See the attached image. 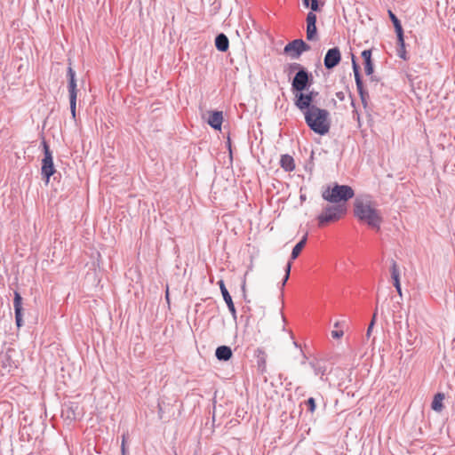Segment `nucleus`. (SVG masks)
<instances>
[{
  "mask_svg": "<svg viewBox=\"0 0 455 455\" xmlns=\"http://www.w3.org/2000/svg\"><path fill=\"white\" fill-rule=\"evenodd\" d=\"M354 214L369 227L379 229L382 217L369 196H357L354 202Z\"/></svg>",
  "mask_w": 455,
  "mask_h": 455,
  "instance_id": "obj_1",
  "label": "nucleus"
},
{
  "mask_svg": "<svg viewBox=\"0 0 455 455\" xmlns=\"http://www.w3.org/2000/svg\"><path fill=\"white\" fill-rule=\"evenodd\" d=\"M302 113L304 114L307 125L315 133L325 135L329 132L331 128V120L328 110L318 107H311V108Z\"/></svg>",
  "mask_w": 455,
  "mask_h": 455,
  "instance_id": "obj_2",
  "label": "nucleus"
},
{
  "mask_svg": "<svg viewBox=\"0 0 455 455\" xmlns=\"http://www.w3.org/2000/svg\"><path fill=\"white\" fill-rule=\"evenodd\" d=\"M355 192L350 186L335 184L332 188H326L322 192V197L334 204H345L353 198Z\"/></svg>",
  "mask_w": 455,
  "mask_h": 455,
  "instance_id": "obj_3",
  "label": "nucleus"
},
{
  "mask_svg": "<svg viewBox=\"0 0 455 455\" xmlns=\"http://www.w3.org/2000/svg\"><path fill=\"white\" fill-rule=\"evenodd\" d=\"M347 212L345 204L326 205L323 208L322 212L317 216L319 227H323L331 222H335L341 219Z\"/></svg>",
  "mask_w": 455,
  "mask_h": 455,
  "instance_id": "obj_4",
  "label": "nucleus"
},
{
  "mask_svg": "<svg viewBox=\"0 0 455 455\" xmlns=\"http://www.w3.org/2000/svg\"><path fill=\"white\" fill-rule=\"evenodd\" d=\"M41 144L44 149V158L42 159L41 174L47 184L49 183L50 178L54 174L56 171L53 164L52 153L49 148L48 143L44 140Z\"/></svg>",
  "mask_w": 455,
  "mask_h": 455,
  "instance_id": "obj_5",
  "label": "nucleus"
},
{
  "mask_svg": "<svg viewBox=\"0 0 455 455\" xmlns=\"http://www.w3.org/2000/svg\"><path fill=\"white\" fill-rule=\"evenodd\" d=\"M313 84V76L306 68L297 71L292 81L291 90L294 93H299L307 90Z\"/></svg>",
  "mask_w": 455,
  "mask_h": 455,
  "instance_id": "obj_6",
  "label": "nucleus"
},
{
  "mask_svg": "<svg viewBox=\"0 0 455 455\" xmlns=\"http://www.w3.org/2000/svg\"><path fill=\"white\" fill-rule=\"evenodd\" d=\"M84 410L77 402L68 401L61 408V417L65 420L74 421L82 419Z\"/></svg>",
  "mask_w": 455,
  "mask_h": 455,
  "instance_id": "obj_7",
  "label": "nucleus"
},
{
  "mask_svg": "<svg viewBox=\"0 0 455 455\" xmlns=\"http://www.w3.org/2000/svg\"><path fill=\"white\" fill-rule=\"evenodd\" d=\"M67 75L68 77V94H69L70 112H71L73 118H76V98H77L76 72L73 70V68L71 67H68Z\"/></svg>",
  "mask_w": 455,
  "mask_h": 455,
  "instance_id": "obj_8",
  "label": "nucleus"
},
{
  "mask_svg": "<svg viewBox=\"0 0 455 455\" xmlns=\"http://www.w3.org/2000/svg\"><path fill=\"white\" fill-rule=\"evenodd\" d=\"M317 95L318 92L315 91H310L307 93H304L303 92L295 93L294 105L301 112L307 111L311 108V107H316L312 103Z\"/></svg>",
  "mask_w": 455,
  "mask_h": 455,
  "instance_id": "obj_9",
  "label": "nucleus"
},
{
  "mask_svg": "<svg viewBox=\"0 0 455 455\" xmlns=\"http://www.w3.org/2000/svg\"><path fill=\"white\" fill-rule=\"evenodd\" d=\"M352 68H353V71H354V75H355L356 89L360 95L362 103L365 106L367 103L366 98L368 97V93L363 88V84L361 74H360V68H359L358 64L356 63L354 56H352Z\"/></svg>",
  "mask_w": 455,
  "mask_h": 455,
  "instance_id": "obj_10",
  "label": "nucleus"
},
{
  "mask_svg": "<svg viewBox=\"0 0 455 455\" xmlns=\"http://www.w3.org/2000/svg\"><path fill=\"white\" fill-rule=\"evenodd\" d=\"M341 60V53L338 47L331 48L327 51L324 59L323 64L327 69H332Z\"/></svg>",
  "mask_w": 455,
  "mask_h": 455,
  "instance_id": "obj_11",
  "label": "nucleus"
},
{
  "mask_svg": "<svg viewBox=\"0 0 455 455\" xmlns=\"http://www.w3.org/2000/svg\"><path fill=\"white\" fill-rule=\"evenodd\" d=\"M316 15L313 12H309L307 15V39L308 41L315 40L317 34L316 29Z\"/></svg>",
  "mask_w": 455,
  "mask_h": 455,
  "instance_id": "obj_12",
  "label": "nucleus"
},
{
  "mask_svg": "<svg viewBox=\"0 0 455 455\" xmlns=\"http://www.w3.org/2000/svg\"><path fill=\"white\" fill-rule=\"evenodd\" d=\"M218 283L220 285V289L223 299L225 300V302L228 307V310L232 315L233 319L235 320L236 319V310H235L234 302L232 300V297L229 294V292H228V289L226 288L225 283L222 280L219 281Z\"/></svg>",
  "mask_w": 455,
  "mask_h": 455,
  "instance_id": "obj_13",
  "label": "nucleus"
},
{
  "mask_svg": "<svg viewBox=\"0 0 455 455\" xmlns=\"http://www.w3.org/2000/svg\"><path fill=\"white\" fill-rule=\"evenodd\" d=\"M309 365L313 369L315 375L320 376L321 379H323V376L327 371L326 363L323 360L315 359L309 362Z\"/></svg>",
  "mask_w": 455,
  "mask_h": 455,
  "instance_id": "obj_14",
  "label": "nucleus"
},
{
  "mask_svg": "<svg viewBox=\"0 0 455 455\" xmlns=\"http://www.w3.org/2000/svg\"><path fill=\"white\" fill-rule=\"evenodd\" d=\"M223 121V115L220 111H214L210 114L208 118V124L215 130H220L221 128Z\"/></svg>",
  "mask_w": 455,
  "mask_h": 455,
  "instance_id": "obj_15",
  "label": "nucleus"
},
{
  "mask_svg": "<svg viewBox=\"0 0 455 455\" xmlns=\"http://www.w3.org/2000/svg\"><path fill=\"white\" fill-rule=\"evenodd\" d=\"M215 46L217 50L220 52H227L229 47V40L228 36L223 33H220L219 35H217V36L215 37Z\"/></svg>",
  "mask_w": 455,
  "mask_h": 455,
  "instance_id": "obj_16",
  "label": "nucleus"
},
{
  "mask_svg": "<svg viewBox=\"0 0 455 455\" xmlns=\"http://www.w3.org/2000/svg\"><path fill=\"white\" fill-rule=\"evenodd\" d=\"M296 43H299V39L288 43L283 49L284 53L290 54L293 59H298L300 56L299 46Z\"/></svg>",
  "mask_w": 455,
  "mask_h": 455,
  "instance_id": "obj_17",
  "label": "nucleus"
},
{
  "mask_svg": "<svg viewBox=\"0 0 455 455\" xmlns=\"http://www.w3.org/2000/svg\"><path fill=\"white\" fill-rule=\"evenodd\" d=\"M232 350L228 346H220L215 351V355L220 361H228L232 357Z\"/></svg>",
  "mask_w": 455,
  "mask_h": 455,
  "instance_id": "obj_18",
  "label": "nucleus"
},
{
  "mask_svg": "<svg viewBox=\"0 0 455 455\" xmlns=\"http://www.w3.org/2000/svg\"><path fill=\"white\" fill-rule=\"evenodd\" d=\"M280 165L285 172H291L295 169L294 159L290 155H283L280 159Z\"/></svg>",
  "mask_w": 455,
  "mask_h": 455,
  "instance_id": "obj_19",
  "label": "nucleus"
},
{
  "mask_svg": "<svg viewBox=\"0 0 455 455\" xmlns=\"http://www.w3.org/2000/svg\"><path fill=\"white\" fill-rule=\"evenodd\" d=\"M388 16L394 25L395 31L396 33V36L402 39V35H403V30L402 24L398 18L395 16V14L391 11L388 10Z\"/></svg>",
  "mask_w": 455,
  "mask_h": 455,
  "instance_id": "obj_20",
  "label": "nucleus"
},
{
  "mask_svg": "<svg viewBox=\"0 0 455 455\" xmlns=\"http://www.w3.org/2000/svg\"><path fill=\"white\" fill-rule=\"evenodd\" d=\"M307 243V235H305L302 239L293 247L291 254V259L293 260L298 258L300 251L304 248L305 244Z\"/></svg>",
  "mask_w": 455,
  "mask_h": 455,
  "instance_id": "obj_21",
  "label": "nucleus"
},
{
  "mask_svg": "<svg viewBox=\"0 0 455 455\" xmlns=\"http://www.w3.org/2000/svg\"><path fill=\"white\" fill-rule=\"evenodd\" d=\"M15 351L12 348H8L4 354L2 355V363L4 366L12 367L14 365V362L12 361V354Z\"/></svg>",
  "mask_w": 455,
  "mask_h": 455,
  "instance_id": "obj_22",
  "label": "nucleus"
},
{
  "mask_svg": "<svg viewBox=\"0 0 455 455\" xmlns=\"http://www.w3.org/2000/svg\"><path fill=\"white\" fill-rule=\"evenodd\" d=\"M444 398V395L438 393L435 395L434 400L432 402V409L435 411H441L443 409V400Z\"/></svg>",
  "mask_w": 455,
  "mask_h": 455,
  "instance_id": "obj_23",
  "label": "nucleus"
},
{
  "mask_svg": "<svg viewBox=\"0 0 455 455\" xmlns=\"http://www.w3.org/2000/svg\"><path fill=\"white\" fill-rule=\"evenodd\" d=\"M397 44H398L397 55L401 59L406 60L408 59V57H407V52H406V50H405V44H404L403 35H402V39L397 37Z\"/></svg>",
  "mask_w": 455,
  "mask_h": 455,
  "instance_id": "obj_24",
  "label": "nucleus"
},
{
  "mask_svg": "<svg viewBox=\"0 0 455 455\" xmlns=\"http://www.w3.org/2000/svg\"><path fill=\"white\" fill-rule=\"evenodd\" d=\"M13 307L14 311H22V298L17 291H14Z\"/></svg>",
  "mask_w": 455,
  "mask_h": 455,
  "instance_id": "obj_25",
  "label": "nucleus"
},
{
  "mask_svg": "<svg viewBox=\"0 0 455 455\" xmlns=\"http://www.w3.org/2000/svg\"><path fill=\"white\" fill-rule=\"evenodd\" d=\"M390 272H391V278L393 280H395L396 279H400V271H399V267L395 262V260L394 259H391V267H390Z\"/></svg>",
  "mask_w": 455,
  "mask_h": 455,
  "instance_id": "obj_26",
  "label": "nucleus"
},
{
  "mask_svg": "<svg viewBox=\"0 0 455 455\" xmlns=\"http://www.w3.org/2000/svg\"><path fill=\"white\" fill-rule=\"evenodd\" d=\"M364 71L367 76H371L373 73V63L372 60L364 61Z\"/></svg>",
  "mask_w": 455,
  "mask_h": 455,
  "instance_id": "obj_27",
  "label": "nucleus"
},
{
  "mask_svg": "<svg viewBox=\"0 0 455 455\" xmlns=\"http://www.w3.org/2000/svg\"><path fill=\"white\" fill-rule=\"evenodd\" d=\"M291 262H288L285 266V275H284V277L283 279V282H282V288L285 285V283H287L289 277H290V273H291Z\"/></svg>",
  "mask_w": 455,
  "mask_h": 455,
  "instance_id": "obj_28",
  "label": "nucleus"
},
{
  "mask_svg": "<svg viewBox=\"0 0 455 455\" xmlns=\"http://www.w3.org/2000/svg\"><path fill=\"white\" fill-rule=\"evenodd\" d=\"M299 46V53L301 54L303 52H307L310 50V46L306 44L302 39H299V43H296Z\"/></svg>",
  "mask_w": 455,
  "mask_h": 455,
  "instance_id": "obj_29",
  "label": "nucleus"
},
{
  "mask_svg": "<svg viewBox=\"0 0 455 455\" xmlns=\"http://www.w3.org/2000/svg\"><path fill=\"white\" fill-rule=\"evenodd\" d=\"M16 325L20 328L23 325L22 311H14Z\"/></svg>",
  "mask_w": 455,
  "mask_h": 455,
  "instance_id": "obj_30",
  "label": "nucleus"
},
{
  "mask_svg": "<svg viewBox=\"0 0 455 455\" xmlns=\"http://www.w3.org/2000/svg\"><path fill=\"white\" fill-rule=\"evenodd\" d=\"M307 405L308 411L310 412L315 411L316 405H315V401L313 397H310L307 399Z\"/></svg>",
  "mask_w": 455,
  "mask_h": 455,
  "instance_id": "obj_31",
  "label": "nucleus"
},
{
  "mask_svg": "<svg viewBox=\"0 0 455 455\" xmlns=\"http://www.w3.org/2000/svg\"><path fill=\"white\" fill-rule=\"evenodd\" d=\"M362 58L363 59V62L367 60H371V50H364L362 52Z\"/></svg>",
  "mask_w": 455,
  "mask_h": 455,
  "instance_id": "obj_32",
  "label": "nucleus"
},
{
  "mask_svg": "<svg viewBox=\"0 0 455 455\" xmlns=\"http://www.w3.org/2000/svg\"><path fill=\"white\" fill-rule=\"evenodd\" d=\"M309 7L311 8L312 12L319 11L318 0H309Z\"/></svg>",
  "mask_w": 455,
  "mask_h": 455,
  "instance_id": "obj_33",
  "label": "nucleus"
},
{
  "mask_svg": "<svg viewBox=\"0 0 455 455\" xmlns=\"http://www.w3.org/2000/svg\"><path fill=\"white\" fill-rule=\"evenodd\" d=\"M393 282H394V286L395 287L397 293L399 294L400 297H402V288H401L400 279L395 278V280H393Z\"/></svg>",
  "mask_w": 455,
  "mask_h": 455,
  "instance_id": "obj_34",
  "label": "nucleus"
},
{
  "mask_svg": "<svg viewBox=\"0 0 455 455\" xmlns=\"http://www.w3.org/2000/svg\"><path fill=\"white\" fill-rule=\"evenodd\" d=\"M344 335V331L342 330H334L331 331V337L333 339H339Z\"/></svg>",
  "mask_w": 455,
  "mask_h": 455,
  "instance_id": "obj_35",
  "label": "nucleus"
},
{
  "mask_svg": "<svg viewBox=\"0 0 455 455\" xmlns=\"http://www.w3.org/2000/svg\"><path fill=\"white\" fill-rule=\"evenodd\" d=\"M301 68H304L303 67H301V65L299 63H291L290 64L289 66V69H290V72H292V71H295V70H300Z\"/></svg>",
  "mask_w": 455,
  "mask_h": 455,
  "instance_id": "obj_36",
  "label": "nucleus"
},
{
  "mask_svg": "<svg viewBox=\"0 0 455 455\" xmlns=\"http://www.w3.org/2000/svg\"><path fill=\"white\" fill-rule=\"evenodd\" d=\"M258 364H259V368L260 369V371H263L265 369V366H266L265 359L263 357L259 359Z\"/></svg>",
  "mask_w": 455,
  "mask_h": 455,
  "instance_id": "obj_37",
  "label": "nucleus"
},
{
  "mask_svg": "<svg viewBox=\"0 0 455 455\" xmlns=\"http://www.w3.org/2000/svg\"><path fill=\"white\" fill-rule=\"evenodd\" d=\"M373 322H371L368 328H367V331H366V336L367 338H369L371 336V331H372V328H373Z\"/></svg>",
  "mask_w": 455,
  "mask_h": 455,
  "instance_id": "obj_38",
  "label": "nucleus"
},
{
  "mask_svg": "<svg viewBox=\"0 0 455 455\" xmlns=\"http://www.w3.org/2000/svg\"><path fill=\"white\" fill-rule=\"evenodd\" d=\"M336 97L340 100L343 101L345 100V93L343 92H336Z\"/></svg>",
  "mask_w": 455,
  "mask_h": 455,
  "instance_id": "obj_39",
  "label": "nucleus"
},
{
  "mask_svg": "<svg viewBox=\"0 0 455 455\" xmlns=\"http://www.w3.org/2000/svg\"><path fill=\"white\" fill-rule=\"evenodd\" d=\"M401 307V303L398 301L396 304L393 306V312L395 313L396 310H398Z\"/></svg>",
  "mask_w": 455,
  "mask_h": 455,
  "instance_id": "obj_40",
  "label": "nucleus"
},
{
  "mask_svg": "<svg viewBox=\"0 0 455 455\" xmlns=\"http://www.w3.org/2000/svg\"><path fill=\"white\" fill-rule=\"evenodd\" d=\"M158 408H159V411H158V414H159V418L162 419L163 418V410H162V406H161V403H158Z\"/></svg>",
  "mask_w": 455,
  "mask_h": 455,
  "instance_id": "obj_41",
  "label": "nucleus"
},
{
  "mask_svg": "<svg viewBox=\"0 0 455 455\" xmlns=\"http://www.w3.org/2000/svg\"><path fill=\"white\" fill-rule=\"evenodd\" d=\"M377 310H378V308L375 309V312L373 313V315H372V319L371 321V322H373V325L375 324V321H376Z\"/></svg>",
  "mask_w": 455,
  "mask_h": 455,
  "instance_id": "obj_42",
  "label": "nucleus"
},
{
  "mask_svg": "<svg viewBox=\"0 0 455 455\" xmlns=\"http://www.w3.org/2000/svg\"><path fill=\"white\" fill-rule=\"evenodd\" d=\"M377 310H378V308L375 309V312L373 313V315H372V319L371 321V322H373V325L375 324V321H376Z\"/></svg>",
  "mask_w": 455,
  "mask_h": 455,
  "instance_id": "obj_43",
  "label": "nucleus"
},
{
  "mask_svg": "<svg viewBox=\"0 0 455 455\" xmlns=\"http://www.w3.org/2000/svg\"><path fill=\"white\" fill-rule=\"evenodd\" d=\"M302 355H303V360L301 361V364H305L306 363V360H307V356L306 355L303 353V351L300 349Z\"/></svg>",
  "mask_w": 455,
  "mask_h": 455,
  "instance_id": "obj_44",
  "label": "nucleus"
},
{
  "mask_svg": "<svg viewBox=\"0 0 455 455\" xmlns=\"http://www.w3.org/2000/svg\"><path fill=\"white\" fill-rule=\"evenodd\" d=\"M122 454L123 455H125V447H124V440H123V443H122Z\"/></svg>",
  "mask_w": 455,
  "mask_h": 455,
  "instance_id": "obj_45",
  "label": "nucleus"
},
{
  "mask_svg": "<svg viewBox=\"0 0 455 455\" xmlns=\"http://www.w3.org/2000/svg\"><path fill=\"white\" fill-rule=\"evenodd\" d=\"M303 2V4L305 7L308 8L309 7V0H302Z\"/></svg>",
  "mask_w": 455,
  "mask_h": 455,
  "instance_id": "obj_46",
  "label": "nucleus"
},
{
  "mask_svg": "<svg viewBox=\"0 0 455 455\" xmlns=\"http://www.w3.org/2000/svg\"><path fill=\"white\" fill-rule=\"evenodd\" d=\"M339 325H340V322H336V323H334V327H335V328H339Z\"/></svg>",
  "mask_w": 455,
  "mask_h": 455,
  "instance_id": "obj_47",
  "label": "nucleus"
},
{
  "mask_svg": "<svg viewBox=\"0 0 455 455\" xmlns=\"http://www.w3.org/2000/svg\"><path fill=\"white\" fill-rule=\"evenodd\" d=\"M293 345H294L296 347H299V348H300L299 345V344L297 343V341H295V340L293 341Z\"/></svg>",
  "mask_w": 455,
  "mask_h": 455,
  "instance_id": "obj_48",
  "label": "nucleus"
},
{
  "mask_svg": "<svg viewBox=\"0 0 455 455\" xmlns=\"http://www.w3.org/2000/svg\"><path fill=\"white\" fill-rule=\"evenodd\" d=\"M165 297H166V299L169 300V291H168V290L166 291Z\"/></svg>",
  "mask_w": 455,
  "mask_h": 455,
  "instance_id": "obj_49",
  "label": "nucleus"
},
{
  "mask_svg": "<svg viewBox=\"0 0 455 455\" xmlns=\"http://www.w3.org/2000/svg\"><path fill=\"white\" fill-rule=\"evenodd\" d=\"M300 199L304 200L305 199V196H300Z\"/></svg>",
  "mask_w": 455,
  "mask_h": 455,
  "instance_id": "obj_50",
  "label": "nucleus"
}]
</instances>
